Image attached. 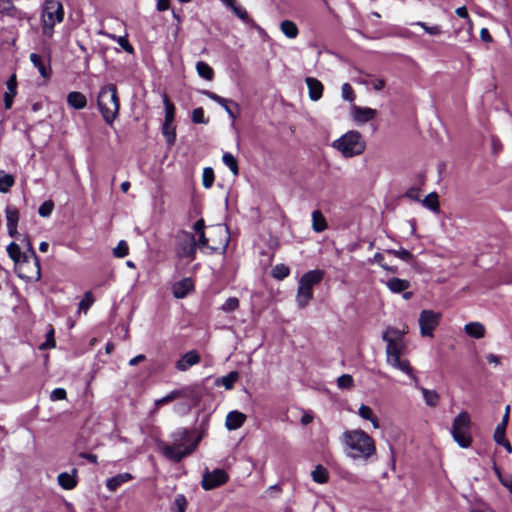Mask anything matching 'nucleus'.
I'll list each match as a JSON object with an SVG mask.
<instances>
[{"mask_svg": "<svg viewBox=\"0 0 512 512\" xmlns=\"http://www.w3.org/2000/svg\"><path fill=\"white\" fill-rule=\"evenodd\" d=\"M371 262H375L379 264L383 269H387V264L384 262V255L381 253H376L371 259Z\"/></svg>", "mask_w": 512, "mask_h": 512, "instance_id": "nucleus-63", "label": "nucleus"}, {"mask_svg": "<svg viewBox=\"0 0 512 512\" xmlns=\"http://www.w3.org/2000/svg\"><path fill=\"white\" fill-rule=\"evenodd\" d=\"M200 362L199 354L191 350L185 353L175 364V367L179 371H187L190 367Z\"/></svg>", "mask_w": 512, "mask_h": 512, "instance_id": "nucleus-14", "label": "nucleus"}, {"mask_svg": "<svg viewBox=\"0 0 512 512\" xmlns=\"http://www.w3.org/2000/svg\"><path fill=\"white\" fill-rule=\"evenodd\" d=\"M420 195H421V190L419 188H416V187H412L410 189L407 190L405 196L413 201H420L421 202V199H420Z\"/></svg>", "mask_w": 512, "mask_h": 512, "instance_id": "nucleus-60", "label": "nucleus"}, {"mask_svg": "<svg viewBox=\"0 0 512 512\" xmlns=\"http://www.w3.org/2000/svg\"><path fill=\"white\" fill-rule=\"evenodd\" d=\"M387 253L389 254H392L393 256L405 261V262H410L413 258V255L406 249H399V250H395V249H389L387 250Z\"/></svg>", "mask_w": 512, "mask_h": 512, "instance_id": "nucleus-50", "label": "nucleus"}, {"mask_svg": "<svg viewBox=\"0 0 512 512\" xmlns=\"http://www.w3.org/2000/svg\"><path fill=\"white\" fill-rule=\"evenodd\" d=\"M46 337V342L41 344L40 349L54 348L56 343L54 339V330L52 328L47 332Z\"/></svg>", "mask_w": 512, "mask_h": 512, "instance_id": "nucleus-57", "label": "nucleus"}, {"mask_svg": "<svg viewBox=\"0 0 512 512\" xmlns=\"http://www.w3.org/2000/svg\"><path fill=\"white\" fill-rule=\"evenodd\" d=\"M214 182V171L211 167L203 169L202 184L205 188H211Z\"/></svg>", "mask_w": 512, "mask_h": 512, "instance_id": "nucleus-49", "label": "nucleus"}, {"mask_svg": "<svg viewBox=\"0 0 512 512\" xmlns=\"http://www.w3.org/2000/svg\"><path fill=\"white\" fill-rule=\"evenodd\" d=\"M7 253L9 257L15 262L16 264V272L20 278L26 279V280H33L35 279L34 272L32 274H25L24 267L30 265L29 256L26 254H23L21 252V249L18 244L15 242H11L7 246Z\"/></svg>", "mask_w": 512, "mask_h": 512, "instance_id": "nucleus-8", "label": "nucleus"}, {"mask_svg": "<svg viewBox=\"0 0 512 512\" xmlns=\"http://www.w3.org/2000/svg\"><path fill=\"white\" fill-rule=\"evenodd\" d=\"M465 333L475 339H481L485 336V326L481 322H470L464 326Z\"/></svg>", "mask_w": 512, "mask_h": 512, "instance_id": "nucleus-25", "label": "nucleus"}, {"mask_svg": "<svg viewBox=\"0 0 512 512\" xmlns=\"http://www.w3.org/2000/svg\"><path fill=\"white\" fill-rule=\"evenodd\" d=\"M76 475V469H73L71 473L62 472L57 477L58 484L65 490H71L77 484Z\"/></svg>", "mask_w": 512, "mask_h": 512, "instance_id": "nucleus-20", "label": "nucleus"}, {"mask_svg": "<svg viewBox=\"0 0 512 512\" xmlns=\"http://www.w3.org/2000/svg\"><path fill=\"white\" fill-rule=\"evenodd\" d=\"M201 93L203 95H205L206 97H208L209 99L213 100L214 102L218 103L220 106H222L223 109H225V111L227 112V114L233 121L237 118V115L228 106V103L230 102L229 100H227L226 98H223L209 90H203V91H201Z\"/></svg>", "mask_w": 512, "mask_h": 512, "instance_id": "nucleus-21", "label": "nucleus"}, {"mask_svg": "<svg viewBox=\"0 0 512 512\" xmlns=\"http://www.w3.org/2000/svg\"><path fill=\"white\" fill-rule=\"evenodd\" d=\"M280 30L289 39H295L299 33L297 25L290 20L282 21L280 24Z\"/></svg>", "mask_w": 512, "mask_h": 512, "instance_id": "nucleus-32", "label": "nucleus"}, {"mask_svg": "<svg viewBox=\"0 0 512 512\" xmlns=\"http://www.w3.org/2000/svg\"><path fill=\"white\" fill-rule=\"evenodd\" d=\"M117 41V43L128 53L133 52L132 45L128 42L127 38L125 36H119V37H113Z\"/></svg>", "mask_w": 512, "mask_h": 512, "instance_id": "nucleus-58", "label": "nucleus"}, {"mask_svg": "<svg viewBox=\"0 0 512 512\" xmlns=\"http://www.w3.org/2000/svg\"><path fill=\"white\" fill-rule=\"evenodd\" d=\"M63 16V8L59 3L50 4L46 7L44 12V19L51 22V26H54L56 22H61L63 20Z\"/></svg>", "mask_w": 512, "mask_h": 512, "instance_id": "nucleus-17", "label": "nucleus"}, {"mask_svg": "<svg viewBox=\"0 0 512 512\" xmlns=\"http://www.w3.org/2000/svg\"><path fill=\"white\" fill-rule=\"evenodd\" d=\"M498 445H501L505 448V450L511 454L512 453V445L510 442L506 439V437H502V439H496L494 440Z\"/></svg>", "mask_w": 512, "mask_h": 512, "instance_id": "nucleus-62", "label": "nucleus"}, {"mask_svg": "<svg viewBox=\"0 0 512 512\" xmlns=\"http://www.w3.org/2000/svg\"><path fill=\"white\" fill-rule=\"evenodd\" d=\"M311 477L314 482L324 484L329 480V472L324 466L317 465L311 472Z\"/></svg>", "mask_w": 512, "mask_h": 512, "instance_id": "nucleus-36", "label": "nucleus"}, {"mask_svg": "<svg viewBox=\"0 0 512 512\" xmlns=\"http://www.w3.org/2000/svg\"><path fill=\"white\" fill-rule=\"evenodd\" d=\"M172 444L159 442V448L163 455L172 461H180L182 458L191 454L199 443V438L193 435L185 428L177 429L171 435Z\"/></svg>", "mask_w": 512, "mask_h": 512, "instance_id": "nucleus-2", "label": "nucleus"}, {"mask_svg": "<svg viewBox=\"0 0 512 512\" xmlns=\"http://www.w3.org/2000/svg\"><path fill=\"white\" fill-rule=\"evenodd\" d=\"M312 229L317 233L323 232L327 229L326 219L319 210L312 212Z\"/></svg>", "mask_w": 512, "mask_h": 512, "instance_id": "nucleus-31", "label": "nucleus"}, {"mask_svg": "<svg viewBox=\"0 0 512 512\" xmlns=\"http://www.w3.org/2000/svg\"><path fill=\"white\" fill-rule=\"evenodd\" d=\"M30 61L37 68L38 72L43 78H48L50 76V69L45 65L42 57L37 53L30 54Z\"/></svg>", "mask_w": 512, "mask_h": 512, "instance_id": "nucleus-30", "label": "nucleus"}, {"mask_svg": "<svg viewBox=\"0 0 512 512\" xmlns=\"http://www.w3.org/2000/svg\"><path fill=\"white\" fill-rule=\"evenodd\" d=\"M351 115L356 123L365 124L376 117L377 111L369 107L353 105Z\"/></svg>", "mask_w": 512, "mask_h": 512, "instance_id": "nucleus-12", "label": "nucleus"}, {"mask_svg": "<svg viewBox=\"0 0 512 512\" xmlns=\"http://www.w3.org/2000/svg\"><path fill=\"white\" fill-rule=\"evenodd\" d=\"M94 303V297L90 291L85 292L83 299L79 303L78 311L86 313Z\"/></svg>", "mask_w": 512, "mask_h": 512, "instance_id": "nucleus-47", "label": "nucleus"}, {"mask_svg": "<svg viewBox=\"0 0 512 512\" xmlns=\"http://www.w3.org/2000/svg\"><path fill=\"white\" fill-rule=\"evenodd\" d=\"M422 393L423 399L427 406L436 407L440 402V395L435 390H430L425 387H418Z\"/></svg>", "mask_w": 512, "mask_h": 512, "instance_id": "nucleus-27", "label": "nucleus"}, {"mask_svg": "<svg viewBox=\"0 0 512 512\" xmlns=\"http://www.w3.org/2000/svg\"><path fill=\"white\" fill-rule=\"evenodd\" d=\"M422 205L433 213L440 212L439 196L436 192L429 193L421 200Z\"/></svg>", "mask_w": 512, "mask_h": 512, "instance_id": "nucleus-28", "label": "nucleus"}, {"mask_svg": "<svg viewBox=\"0 0 512 512\" xmlns=\"http://www.w3.org/2000/svg\"><path fill=\"white\" fill-rule=\"evenodd\" d=\"M246 420V416L239 411H231L226 417L225 425L228 430H236L240 428Z\"/></svg>", "mask_w": 512, "mask_h": 512, "instance_id": "nucleus-19", "label": "nucleus"}, {"mask_svg": "<svg viewBox=\"0 0 512 512\" xmlns=\"http://www.w3.org/2000/svg\"><path fill=\"white\" fill-rule=\"evenodd\" d=\"M390 292L394 294L402 293L410 288L411 284L406 279L397 277L388 278L386 281H382Z\"/></svg>", "mask_w": 512, "mask_h": 512, "instance_id": "nucleus-18", "label": "nucleus"}, {"mask_svg": "<svg viewBox=\"0 0 512 512\" xmlns=\"http://www.w3.org/2000/svg\"><path fill=\"white\" fill-rule=\"evenodd\" d=\"M369 85L376 91H380L385 86V81L381 78H373L370 80Z\"/></svg>", "mask_w": 512, "mask_h": 512, "instance_id": "nucleus-61", "label": "nucleus"}, {"mask_svg": "<svg viewBox=\"0 0 512 512\" xmlns=\"http://www.w3.org/2000/svg\"><path fill=\"white\" fill-rule=\"evenodd\" d=\"M187 508V500L183 494L175 496L172 506L173 512H185Z\"/></svg>", "mask_w": 512, "mask_h": 512, "instance_id": "nucleus-45", "label": "nucleus"}, {"mask_svg": "<svg viewBox=\"0 0 512 512\" xmlns=\"http://www.w3.org/2000/svg\"><path fill=\"white\" fill-rule=\"evenodd\" d=\"M209 121L205 117L204 110L202 107L195 108L192 112V122L195 124H207Z\"/></svg>", "mask_w": 512, "mask_h": 512, "instance_id": "nucleus-51", "label": "nucleus"}, {"mask_svg": "<svg viewBox=\"0 0 512 512\" xmlns=\"http://www.w3.org/2000/svg\"><path fill=\"white\" fill-rule=\"evenodd\" d=\"M223 163L229 168L234 176L239 174L237 159L229 152H226L222 156Z\"/></svg>", "mask_w": 512, "mask_h": 512, "instance_id": "nucleus-39", "label": "nucleus"}, {"mask_svg": "<svg viewBox=\"0 0 512 512\" xmlns=\"http://www.w3.org/2000/svg\"><path fill=\"white\" fill-rule=\"evenodd\" d=\"M129 253V247L126 241L121 240L117 246L113 249V255L117 258H123Z\"/></svg>", "mask_w": 512, "mask_h": 512, "instance_id": "nucleus-52", "label": "nucleus"}, {"mask_svg": "<svg viewBox=\"0 0 512 512\" xmlns=\"http://www.w3.org/2000/svg\"><path fill=\"white\" fill-rule=\"evenodd\" d=\"M197 235H198V244L197 245H199L200 247H208L209 240L206 237L205 232L200 231V233H198Z\"/></svg>", "mask_w": 512, "mask_h": 512, "instance_id": "nucleus-64", "label": "nucleus"}, {"mask_svg": "<svg viewBox=\"0 0 512 512\" xmlns=\"http://www.w3.org/2000/svg\"><path fill=\"white\" fill-rule=\"evenodd\" d=\"M196 71L198 75L205 80L211 81L214 77L212 67L204 61H198L196 63Z\"/></svg>", "mask_w": 512, "mask_h": 512, "instance_id": "nucleus-37", "label": "nucleus"}, {"mask_svg": "<svg viewBox=\"0 0 512 512\" xmlns=\"http://www.w3.org/2000/svg\"><path fill=\"white\" fill-rule=\"evenodd\" d=\"M238 372L232 371L229 374L218 378L215 382L217 386H224L227 390H230L234 387V384L238 380Z\"/></svg>", "mask_w": 512, "mask_h": 512, "instance_id": "nucleus-35", "label": "nucleus"}, {"mask_svg": "<svg viewBox=\"0 0 512 512\" xmlns=\"http://www.w3.org/2000/svg\"><path fill=\"white\" fill-rule=\"evenodd\" d=\"M331 146L340 152L343 157L351 158L359 156L365 151L366 142L360 132L350 130L334 140Z\"/></svg>", "mask_w": 512, "mask_h": 512, "instance_id": "nucleus-4", "label": "nucleus"}, {"mask_svg": "<svg viewBox=\"0 0 512 512\" xmlns=\"http://www.w3.org/2000/svg\"><path fill=\"white\" fill-rule=\"evenodd\" d=\"M340 443L346 457L354 461H369L377 453L373 437L360 428L345 430Z\"/></svg>", "mask_w": 512, "mask_h": 512, "instance_id": "nucleus-1", "label": "nucleus"}, {"mask_svg": "<svg viewBox=\"0 0 512 512\" xmlns=\"http://www.w3.org/2000/svg\"><path fill=\"white\" fill-rule=\"evenodd\" d=\"M185 396V390H173L170 393H168L166 396L157 399L155 401V406L158 408L164 404H167L169 402H172L180 397Z\"/></svg>", "mask_w": 512, "mask_h": 512, "instance_id": "nucleus-38", "label": "nucleus"}, {"mask_svg": "<svg viewBox=\"0 0 512 512\" xmlns=\"http://www.w3.org/2000/svg\"><path fill=\"white\" fill-rule=\"evenodd\" d=\"M5 213H6L7 226H10L12 228H13V226H17L18 221H19L18 209L14 206H7Z\"/></svg>", "mask_w": 512, "mask_h": 512, "instance_id": "nucleus-42", "label": "nucleus"}, {"mask_svg": "<svg viewBox=\"0 0 512 512\" xmlns=\"http://www.w3.org/2000/svg\"><path fill=\"white\" fill-rule=\"evenodd\" d=\"M231 10L233 11V13L238 17L240 18L242 21H244L245 23L247 24H252L253 21L249 18L248 16V13L247 11L241 7V6H238L237 4L234 5Z\"/></svg>", "mask_w": 512, "mask_h": 512, "instance_id": "nucleus-54", "label": "nucleus"}, {"mask_svg": "<svg viewBox=\"0 0 512 512\" xmlns=\"http://www.w3.org/2000/svg\"><path fill=\"white\" fill-rule=\"evenodd\" d=\"M404 349L403 341H387L386 342V360L387 363L393 368L402 371L406 375L412 377L417 382L416 377L413 375V368L408 360L401 359L400 355Z\"/></svg>", "mask_w": 512, "mask_h": 512, "instance_id": "nucleus-7", "label": "nucleus"}, {"mask_svg": "<svg viewBox=\"0 0 512 512\" xmlns=\"http://www.w3.org/2000/svg\"><path fill=\"white\" fill-rule=\"evenodd\" d=\"M407 332H408L407 325H404L402 330H399V329L393 328V327H389L383 333L382 338L385 342H387V341H403V336Z\"/></svg>", "mask_w": 512, "mask_h": 512, "instance_id": "nucleus-26", "label": "nucleus"}, {"mask_svg": "<svg viewBox=\"0 0 512 512\" xmlns=\"http://www.w3.org/2000/svg\"><path fill=\"white\" fill-rule=\"evenodd\" d=\"M193 290V282L190 278H184L172 286V292L175 298L182 299Z\"/></svg>", "mask_w": 512, "mask_h": 512, "instance_id": "nucleus-16", "label": "nucleus"}, {"mask_svg": "<svg viewBox=\"0 0 512 512\" xmlns=\"http://www.w3.org/2000/svg\"><path fill=\"white\" fill-rule=\"evenodd\" d=\"M324 277V271L315 269L306 272L298 282L296 302L299 308H305L313 299V287Z\"/></svg>", "mask_w": 512, "mask_h": 512, "instance_id": "nucleus-5", "label": "nucleus"}, {"mask_svg": "<svg viewBox=\"0 0 512 512\" xmlns=\"http://www.w3.org/2000/svg\"><path fill=\"white\" fill-rule=\"evenodd\" d=\"M66 391L63 388H56L51 392L50 398L52 401L64 400L66 398Z\"/></svg>", "mask_w": 512, "mask_h": 512, "instance_id": "nucleus-59", "label": "nucleus"}, {"mask_svg": "<svg viewBox=\"0 0 512 512\" xmlns=\"http://www.w3.org/2000/svg\"><path fill=\"white\" fill-rule=\"evenodd\" d=\"M97 107L103 120L111 126L118 117L120 109L117 88L114 84H107L100 88L97 95Z\"/></svg>", "mask_w": 512, "mask_h": 512, "instance_id": "nucleus-3", "label": "nucleus"}, {"mask_svg": "<svg viewBox=\"0 0 512 512\" xmlns=\"http://www.w3.org/2000/svg\"><path fill=\"white\" fill-rule=\"evenodd\" d=\"M308 87V94L311 101H318L321 99L324 91V86L318 79L314 77H307L305 79Z\"/></svg>", "mask_w": 512, "mask_h": 512, "instance_id": "nucleus-15", "label": "nucleus"}, {"mask_svg": "<svg viewBox=\"0 0 512 512\" xmlns=\"http://www.w3.org/2000/svg\"><path fill=\"white\" fill-rule=\"evenodd\" d=\"M27 250L30 254V255H28L29 259L30 258L32 259V262H30V265L32 266V268L34 270L33 272L35 274V280H39L41 277L40 263H39L38 257L35 253V250L32 246V243L30 242V240H27Z\"/></svg>", "mask_w": 512, "mask_h": 512, "instance_id": "nucleus-33", "label": "nucleus"}, {"mask_svg": "<svg viewBox=\"0 0 512 512\" xmlns=\"http://www.w3.org/2000/svg\"><path fill=\"white\" fill-rule=\"evenodd\" d=\"M163 104L165 108V119L164 122L173 123L175 116L174 104L169 100L167 95H163Z\"/></svg>", "mask_w": 512, "mask_h": 512, "instance_id": "nucleus-41", "label": "nucleus"}, {"mask_svg": "<svg viewBox=\"0 0 512 512\" xmlns=\"http://www.w3.org/2000/svg\"><path fill=\"white\" fill-rule=\"evenodd\" d=\"M412 25L421 27L427 34H429L431 36H438L442 33V28L440 25L429 26L427 23L422 22V21L412 23Z\"/></svg>", "mask_w": 512, "mask_h": 512, "instance_id": "nucleus-43", "label": "nucleus"}, {"mask_svg": "<svg viewBox=\"0 0 512 512\" xmlns=\"http://www.w3.org/2000/svg\"><path fill=\"white\" fill-rule=\"evenodd\" d=\"M441 317V313L433 310L421 311L418 319L421 336L432 338L434 336V330L440 323Z\"/></svg>", "mask_w": 512, "mask_h": 512, "instance_id": "nucleus-9", "label": "nucleus"}, {"mask_svg": "<svg viewBox=\"0 0 512 512\" xmlns=\"http://www.w3.org/2000/svg\"><path fill=\"white\" fill-rule=\"evenodd\" d=\"M67 103L74 109L81 110L87 105L86 96L78 91L70 92L67 95Z\"/></svg>", "mask_w": 512, "mask_h": 512, "instance_id": "nucleus-23", "label": "nucleus"}, {"mask_svg": "<svg viewBox=\"0 0 512 512\" xmlns=\"http://www.w3.org/2000/svg\"><path fill=\"white\" fill-rule=\"evenodd\" d=\"M14 184V178L10 174L0 176V192L7 193Z\"/></svg>", "mask_w": 512, "mask_h": 512, "instance_id": "nucleus-48", "label": "nucleus"}, {"mask_svg": "<svg viewBox=\"0 0 512 512\" xmlns=\"http://www.w3.org/2000/svg\"><path fill=\"white\" fill-rule=\"evenodd\" d=\"M54 209V204L52 201H45L42 203L38 209V213L42 217H48L51 215Z\"/></svg>", "mask_w": 512, "mask_h": 512, "instance_id": "nucleus-56", "label": "nucleus"}, {"mask_svg": "<svg viewBox=\"0 0 512 512\" xmlns=\"http://www.w3.org/2000/svg\"><path fill=\"white\" fill-rule=\"evenodd\" d=\"M6 92L3 95L4 106L6 110L11 109L13 105V100L17 95V77L16 74L13 73L6 82Z\"/></svg>", "mask_w": 512, "mask_h": 512, "instance_id": "nucleus-13", "label": "nucleus"}, {"mask_svg": "<svg viewBox=\"0 0 512 512\" xmlns=\"http://www.w3.org/2000/svg\"><path fill=\"white\" fill-rule=\"evenodd\" d=\"M196 249L197 243L193 234L182 231L177 235L176 252L179 257L193 259Z\"/></svg>", "mask_w": 512, "mask_h": 512, "instance_id": "nucleus-10", "label": "nucleus"}, {"mask_svg": "<svg viewBox=\"0 0 512 512\" xmlns=\"http://www.w3.org/2000/svg\"><path fill=\"white\" fill-rule=\"evenodd\" d=\"M342 98L348 102H353L355 99V93L352 86L348 83H344L341 87Z\"/></svg>", "mask_w": 512, "mask_h": 512, "instance_id": "nucleus-55", "label": "nucleus"}, {"mask_svg": "<svg viewBox=\"0 0 512 512\" xmlns=\"http://www.w3.org/2000/svg\"><path fill=\"white\" fill-rule=\"evenodd\" d=\"M509 416H510V406L507 405L505 408V413L502 417L501 422L495 428L494 435H493L494 440L502 439V437H506L505 433H506V428H507V425L509 422Z\"/></svg>", "mask_w": 512, "mask_h": 512, "instance_id": "nucleus-29", "label": "nucleus"}, {"mask_svg": "<svg viewBox=\"0 0 512 512\" xmlns=\"http://www.w3.org/2000/svg\"><path fill=\"white\" fill-rule=\"evenodd\" d=\"M289 273H290L289 267L284 264H277L272 269V276L278 280H283L284 278H286L289 275Z\"/></svg>", "mask_w": 512, "mask_h": 512, "instance_id": "nucleus-44", "label": "nucleus"}, {"mask_svg": "<svg viewBox=\"0 0 512 512\" xmlns=\"http://www.w3.org/2000/svg\"><path fill=\"white\" fill-rule=\"evenodd\" d=\"M239 299L237 297H229L220 307L223 312L229 313L239 308Z\"/></svg>", "mask_w": 512, "mask_h": 512, "instance_id": "nucleus-46", "label": "nucleus"}, {"mask_svg": "<svg viewBox=\"0 0 512 512\" xmlns=\"http://www.w3.org/2000/svg\"><path fill=\"white\" fill-rule=\"evenodd\" d=\"M470 427L471 419L466 411L460 412L453 420L451 435L461 448H468L472 443Z\"/></svg>", "mask_w": 512, "mask_h": 512, "instance_id": "nucleus-6", "label": "nucleus"}, {"mask_svg": "<svg viewBox=\"0 0 512 512\" xmlns=\"http://www.w3.org/2000/svg\"><path fill=\"white\" fill-rule=\"evenodd\" d=\"M133 479V476L130 473H121L116 476H113L106 480V487L111 492H115L122 484L129 482Z\"/></svg>", "mask_w": 512, "mask_h": 512, "instance_id": "nucleus-22", "label": "nucleus"}, {"mask_svg": "<svg viewBox=\"0 0 512 512\" xmlns=\"http://www.w3.org/2000/svg\"><path fill=\"white\" fill-rule=\"evenodd\" d=\"M229 477L225 470L214 469L213 471H206L202 477V488L204 490L215 489L228 481Z\"/></svg>", "mask_w": 512, "mask_h": 512, "instance_id": "nucleus-11", "label": "nucleus"}, {"mask_svg": "<svg viewBox=\"0 0 512 512\" xmlns=\"http://www.w3.org/2000/svg\"><path fill=\"white\" fill-rule=\"evenodd\" d=\"M357 414L362 419L371 422L374 429H378L380 427V422H379L378 417L375 415V413L369 406H367L365 404H361L358 409Z\"/></svg>", "mask_w": 512, "mask_h": 512, "instance_id": "nucleus-24", "label": "nucleus"}, {"mask_svg": "<svg viewBox=\"0 0 512 512\" xmlns=\"http://www.w3.org/2000/svg\"><path fill=\"white\" fill-rule=\"evenodd\" d=\"M162 134L169 145H173L176 140V131L173 123L164 122L162 125Z\"/></svg>", "mask_w": 512, "mask_h": 512, "instance_id": "nucleus-40", "label": "nucleus"}, {"mask_svg": "<svg viewBox=\"0 0 512 512\" xmlns=\"http://www.w3.org/2000/svg\"><path fill=\"white\" fill-rule=\"evenodd\" d=\"M0 13L14 18L21 16V11L14 6L11 0H0Z\"/></svg>", "mask_w": 512, "mask_h": 512, "instance_id": "nucleus-34", "label": "nucleus"}, {"mask_svg": "<svg viewBox=\"0 0 512 512\" xmlns=\"http://www.w3.org/2000/svg\"><path fill=\"white\" fill-rule=\"evenodd\" d=\"M337 385L341 389H351L354 385V380L351 375L343 374L337 379Z\"/></svg>", "mask_w": 512, "mask_h": 512, "instance_id": "nucleus-53", "label": "nucleus"}]
</instances>
